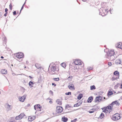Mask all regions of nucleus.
I'll list each match as a JSON object with an SVG mask.
<instances>
[{
    "label": "nucleus",
    "mask_w": 122,
    "mask_h": 122,
    "mask_svg": "<svg viewBox=\"0 0 122 122\" xmlns=\"http://www.w3.org/2000/svg\"><path fill=\"white\" fill-rule=\"evenodd\" d=\"M63 109L61 106H57L56 107V112L57 113H61L63 111Z\"/></svg>",
    "instance_id": "obj_1"
},
{
    "label": "nucleus",
    "mask_w": 122,
    "mask_h": 122,
    "mask_svg": "<svg viewBox=\"0 0 122 122\" xmlns=\"http://www.w3.org/2000/svg\"><path fill=\"white\" fill-rule=\"evenodd\" d=\"M106 6L102 7L99 10V11L100 12L102 11L103 12H108V10L106 9Z\"/></svg>",
    "instance_id": "obj_2"
},
{
    "label": "nucleus",
    "mask_w": 122,
    "mask_h": 122,
    "mask_svg": "<svg viewBox=\"0 0 122 122\" xmlns=\"http://www.w3.org/2000/svg\"><path fill=\"white\" fill-rule=\"evenodd\" d=\"M25 116V115L24 113H22L19 116H17L15 117V119L17 120H19L23 118Z\"/></svg>",
    "instance_id": "obj_3"
},
{
    "label": "nucleus",
    "mask_w": 122,
    "mask_h": 122,
    "mask_svg": "<svg viewBox=\"0 0 122 122\" xmlns=\"http://www.w3.org/2000/svg\"><path fill=\"white\" fill-rule=\"evenodd\" d=\"M24 56L23 53L22 52L18 53H16V56L19 59L23 58Z\"/></svg>",
    "instance_id": "obj_4"
},
{
    "label": "nucleus",
    "mask_w": 122,
    "mask_h": 122,
    "mask_svg": "<svg viewBox=\"0 0 122 122\" xmlns=\"http://www.w3.org/2000/svg\"><path fill=\"white\" fill-rule=\"evenodd\" d=\"M26 95H25L22 97H19V100L22 102H24L26 98Z\"/></svg>",
    "instance_id": "obj_5"
},
{
    "label": "nucleus",
    "mask_w": 122,
    "mask_h": 122,
    "mask_svg": "<svg viewBox=\"0 0 122 122\" xmlns=\"http://www.w3.org/2000/svg\"><path fill=\"white\" fill-rule=\"evenodd\" d=\"M102 97L100 96L97 97L95 99V101L96 102H99L102 100Z\"/></svg>",
    "instance_id": "obj_6"
},
{
    "label": "nucleus",
    "mask_w": 122,
    "mask_h": 122,
    "mask_svg": "<svg viewBox=\"0 0 122 122\" xmlns=\"http://www.w3.org/2000/svg\"><path fill=\"white\" fill-rule=\"evenodd\" d=\"M115 54V52L114 50L110 51L107 53V55L108 56H113Z\"/></svg>",
    "instance_id": "obj_7"
},
{
    "label": "nucleus",
    "mask_w": 122,
    "mask_h": 122,
    "mask_svg": "<svg viewBox=\"0 0 122 122\" xmlns=\"http://www.w3.org/2000/svg\"><path fill=\"white\" fill-rule=\"evenodd\" d=\"M70 85L68 86V87L70 89L74 90L75 89L74 85L71 82L69 83Z\"/></svg>",
    "instance_id": "obj_8"
},
{
    "label": "nucleus",
    "mask_w": 122,
    "mask_h": 122,
    "mask_svg": "<svg viewBox=\"0 0 122 122\" xmlns=\"http://www.w3.org/2000/svg\"><path fill=\"white\" fill-rule=\"evenodd\" d=\"M42 107L39 104H36L34 106V108L35 110H36V108L40 109Z\"/></svg>",
    "instance_id": "obj_9"
},
{
    "label": "nucleus",
    "mask_w": 122,
    "mask_h": 122,
    "mask_svg": "<svg viewBox=\"0 0 122 122\" xmlns=\"http://www.w3.org/2000/svg\"><path fill=\"white\" fill-rule=\"evenodd\" d=\"M51 68V71L53 72H52V73L53 74H55V71H56V68L55 66H52Z\"/></svg>",
    "instance_id": "obj_10"
},
{
    "label": "nucleus",
    "mask_w": 122,
    "mask_h": 122,
    "mask_svg": "<svg viewBox=\"0 0 122 122\" xmlns=\"http://www.w3.org/2000/svg\"><path fill=\"white\" fill-rule=\"evenodd\" d=\"M106 107H107V109L109 110L108 112L109 113H110V112L112 111V110L113 106H111V105H110V104H109L108 106Z\"/></svg>",
    "instance_id": "obj_11"
},
{
    "label": "nucleus",
    "mask_w": 122,
    "mask_h": 122,
    "mask_svg": "<svg viewBox=\"0 0 122 122\" xmlns=\"http://www.w3.org/2000/svg\"><path fill=\"white\" fill-rule=\"evenodd\" d=\"M82 102L81 100L76 104H74V107H75L79 106L82 104Z\"/></svg>",
    "instance_id": "obj_12"
},
{
    "label": "nucleus",
    "mask_w": 122,
    "mask_h": 122,
    "mask_svg": "<svg viewBox=\"0 0 122 122\" xmlns=\"http://www.w3.org/2000/svg\"><path fill=\"white\" fill-rule=\"evenodd\" d=\"M35 118V116H34L33 117L29 116L28 118V121H32L34 120Z\"/></svg>",
    "instance_id": "obj_13"
},
{
    "label": "nucleus",
    "mask_w": 122,
    "mask_h": 122,
    "mask_svg": "<svg viewBox=\"0 0 122 122\" xmlns=\"http://www.w3.org/2000/svg\"><path fill=\"white\" fill-rule=\"evenodd\" d=\"M82 63V62L80 60H78L76 62L75 64L76 65H81Z\"/></svg>",
    "instance_id": "obj_14"
},
{
    "label": "nucleus",
    "mask_w": 122,
    "mask_h": 122,
    "mask_svg": "<svg viewBox=\"0 0 122 122\" xmlns=\"http://www.w3.org/2000/svg\"><path fill=\"white\" fill-rule=\"evenodd\" d=\"M93 97L92 96H91L89 97L87 100L88 103H91L92 102V101L93 100Z\"/></svg>",
    "instance_id": "obj_15"
},
{
    "label": "nucleus",
    "mask_w": 122,
    "mask_h": 122,
    "mask_svg": "<svg viewBox=\"0 0 122 122\" xmlns=\"http://www.w3.org/2000/svg\"><path fill=\"white\" fill-rule=\"evenodd\" d=\"M121 61L120 59H117L115 62V63L117 65L121 64Z\"/></svg>",
    "instance_id": "obj_16"
},
{
    "label": "nucleus",
    "mask_w": 122,
    "mask_h": 122,
    "mask_svg": "<svg viewBox=\"0 0 122 122\" xmlns=\"http://www.w3.org/2000/svg\"><path fill=\"white\" fill-rule=\"evenodd\" d=\"M117 117L115 115H113L112 117V119L114 121L120 119V118H117Z\"/></svg>",
    "instance_id": "obj_17"
},
{
    "label": "nucleus",
    "mask_w": 122,
    "mask_h": 122,
    "mask_svg": "<svg viewBox=\"0 0 122 122\" xmlns=\"http://www.w3.org/2000/svg\"><path fill=\"white\" fill-rule=\"evenodd\" d=\"M117 46H116L117 48L122 49V43H119L117 44Z\"/></svg>",
    "instance_id": "obj_18"
},
{
    "label": "nucleus",
    "mask_w": 122,
    "mask_h": 122,
    "mask_svg": "<svg viewBox=\"0 0 122 122\" xmlns=\"http://www.w3.org/2000/svg\"><path fill=\"white\" fill-rule=\"evenodd\" d=\"M105 116L104 114L103 113H102L100 115V116L98 117V119H103Z\"/></svg>",
    "instance_id": "obj_19"
},
{
    "label": "nucleus",
    "mask_w": 122,
    "mask_h": 122,
    "mask_svg": "<svg viewBox=\"0 0 122 122\" xmlns=\"http://www.w3.org/2000/svg\"><path fill=\"white\" fill-rule=\"evenodd\" d=\"M1 72L2 74H7V71L6 69H2L1 71Z\"/></svg>",
    "instance_id": "obj_20"
},
{
    "label": "nucleus",
    "mask_w": 122,
    "mask_h": 122,
    "mask_svg": "<svg viewBox=\"0 0 122 122\" xmlns=\"http://www.w3.org/2000/svg\"><path fill=\"white\" fill-rule=\"evenodd\" d=\"M99 11V14L100 15H101L102 16H105L106 15L107 13V12H102V11L100 12V11Z\"/></svg>",
    "instance_id": "obj_21"
},
{
    "label": "nucleus",
    "mask_w": 122,
    "mask_h": 122,
    "mask_svg": "<svg viewBox=\"0 0 122 122\" xmlns=\"http://www.w3.org/2000/svg\"><path fill=\"white\" fill-rule=\"evenodd\" d=\"M34 84L33 82L31 81H30L29 83V85L30 88H32Z\"/></svg>",
    "instance_id": "obj_22"
},
{
    "label": "nucleus",
    "mask_w": 122,
    "mask_h": 122,
    "mask_svg": "<svg viewBox=\"0 0 122 122\" xmlns=\"http://www.w3.org/2000/svg\"><path fill=\"white\" fill-rule=\"evenodd\" d=\"M61 120L63 122H66L68 120V118L67 117H65V116H64L62 118Z\"/></svg>",
    "instance_id": "obj_23"
},
{
    "label": "nucleus",
    "mask_w": 122,
    "mask_h": 122,
    "mask_svg": "<svg viewBox=\"0 0 122 122\" xmlns=\"http://www.w3.org/2000/svg\"><path fill=\"white\" fill-rule=\"evenodd\" d=\"M102 109L103 110V112L105 113H107V112L108 111V110L107 109L106 107H105L103 108H102Z\"/></svg>",
    "instance_id": "obj_24"
},
{
    "label": "nucleus",
    "mask_w": 122,
    "mask_h": 122,
    "mask_svg": "<svg viewBox=\"0 0 122 122\" xmlns=\"http://www.w3.org/2000/svg\"><path fill=\"white\" fill-rule=\"evenodd\" d=\"M83 94L81 93L79 94L77 98L78 99L80 100L83 97Z\"/></svg>",
    "instance_id": "obj_25"
},
{
    "label": "nucleus",
    "mask_w": 122,
    "mask_h": 122,
    "mask_svg": "<svg viewBox=\"0 0 122 122\" xmlns=\"http://www.w3.org/2000/svg\"><path fill=\"white\" fill-rule=\"evenodd\" d=\"M113 94V92H112V91H109L108 92L107 95L108 96H109L112 95Z\"/></svg>",
    "instance_id": "obj_26"
},
{
    "label": "nucleus",
    "mask_w": 122,
    "mask_h": 122,
    "mask_svg": "<svg viewBox=\"0 0 122 122\" xmlns=\"http://www.w3.org/2000/svg\"><path fill=\"white\" fill-rule=\"evenodd\" d=\"M119 73L117 71H115L113 73V74L116 76H119Z\"/></svg>",
    "instance_id": "obj_27"
},
{
    "label": "nucleus",
    "mask_w": 122,
    "mask_h": 122,
    "mask_svg": "<svg viewBox=\"0 0 122 122\" xmlns=\"http://www.w3.org/2000/svg\"><path fill=\"white\" fill-rule=\"evenodd\" d=\"M42 79L41 78V76L40 75L39 78L38 80V83H40L42 82Z\"/></svg>",
    "instance_id": "obj_28"
},
{
    "label": "nucleus",
    "mask_w": 122,
    "mask_h": 122,
    "mask_svg": "<svg viewBox=\"0 0 122 122\" xmlns=\"http://www.w3.org/2000/svg\"><path fill=\"white\" fill-rule=\"evenodd\" d=\"M96 89V87L94 85L91 86H90V90H92Z\"/></svg>",
    "instance_id": "obj_29"
},
{
    "label": "nucleus",
    "mask_w": 122,
    "mask_h": 122,
    "mask_svg": "<svg viewBox=\"0 0 122 122\" xmlns=\"http://www.w3.org/2000/svg\"><path fill=\"white\" fill-rule=\"evenodd\" d=\"M11 106L8 104L7 107V110L9 111L11 109V108L10 107Z\"/></svg>",
    "instance_id": "obj_30"
},
{
    "label": "nucleus",
    "mask_w": 122,
    "mask_h": 122,
    "mask_svg": "<svg viewBox=\"0 0 122 122\" xmlns=\"http://www.w3.org/2000/svg\"><path fill=\"white\" fill-rule=\"evenodd\" d=\"M56 102L58 104H59V105H61L62 104V102L61 101H60L59 99H58Z\"/></svg>",
    "instance_id": "obj_31"
},
{
    "label": "nucleus",
    "mask_w": 122,
    "mask_h": 122,
    "mask_svg": "<svg viewBox=\"0 0 122 122\" xmlns=\"http://www.w3.org/2000/svg\"><path fill=\"white\" fill-rule=\"evenodd\" d=\"M115 115L117 117V118H120H120H121V117H120V115L119 114V113H116L115 114V115Z\"/></svg>",
    "instance_id": "obj_32"
},
{
    "label": "nucleus",
    "mask_w": 122,
    "mask_h": 122,
    "mask_svg": "<svg viewBox=\"0 0 122 122\" xmlns=\"http://www.w3.org/2000/svg\"><path fill=\"white\" fill-rule=\"evenodd\" d=\"M61 66L64 68H65L66 67V65L65 63H62L61 64Z\"/></svg>",
    "instance_id": "obj_33"
},
{
    "label": "nucleus",
    "mask_w": 122,
    "mask_h": 122,
    "mask_svg": "<svg viewBox=\"0 0 122 122\" xmlns=\"http://www.w3.org/2000/svg\"><path fill=\"white\" fill-rule=\"evenodd\" d=\"M53 80H54L55 81H59V77L57 78H53Z\"/></svg>",
    "instance_id": "obj_34"
},
{
    "label": "nucleus",
    "mask_w": 122,
    "mask_h": 122,
    "mask_svg": "<svg viewBox=\"0 0 122 122\" xmlns=\"http://www.w3.org/2000/svg\"><path fill=\"white\" fill-rule=\"evenodd\" d=\"M72 78V76H69L67 78V79L69 81H71V80Z\"/></svg>",
    "instance_id": "obj_35"
},
{
    "label": "nucleus",
    "mask_w": 122,
    "mask_h": 122,
    "mask_svg": "<svg viewBox=\"0 0 122 122\" xmlns=\"http://www.w3.org/2000/svg\"><path fill=\"white\" fill-rule=\"evenodd\" d=\"M25 2L24 3V4L23 5H22V6L21 8V9H20V13H21V11L23 9L24 7V5H25Z\"/></svg>",
    "instance_id": "obj_36"
},
{
    "label": "nucleus",
    "mask_w": 122,
    "mask_h": 122,
    "mask_svg": "<svg viewBox=\"0 0 122 122\" xmlns=\"http://www.w3.org/2000/svg\"><path fill=\"white\" fill-rule=\"evenodd\" d=\"M88 71H89L92 70V69L93 68L92 67H89L87 68Z\"/></svg>",
    "instance_id": "obj_37"
},
{
    "label": "nucleus",
    "mask_w": 122,
    "mask_h": 122,
    "mask_svg": "<svg viewBox=\"0 0 122 122\" xmlns=\"http://www.w3.org/2000/svg\"><path fill=\"white\" fill-rule=\"evenodd\" d=\"M65 94L66 95H71V93L70 92H69L67 93H65Z\"/></svg>",
    "instance_id": "obj_38"
},
{
    "label": "nucleus",
    "mask_w": 122,
    "mask_h": 122,
    "mask_svg": "<svg viewBox=\"0 0 122 122\" xmlns=\"http://www.w3.org/2000/svg\"><path fill=\"white\" fill-rule=\"evenodd\" d=\"M77 120V118H75L73 120H71V122H76Z\"/></svg>",
    "instance_id": "obj_39"
},
{
    "label": "nucleus",
    "mask_w": 122,
    "mask_h": 122,
    "mask_svg": "<svg viewBox=\"0 0 122 122\" xmlns=\"http://www.w3.org/2000/svg\"><path fill=\"white\" fill-rule=\"evenodd\" d=\"M71 107L69 106V104H67L65 106V108L66 109L70 107Z\"/></svg>",
    "instance_id": "obj_40"
},
{
    "label": "nucleus",
    "mask_w": 122,
    "mask_h": 122,
    "mask_svg": "<svg viewBox=\"0 0 122 122\" xmlns=\"http://www.w3.org/2000/svg\"><path fill=\"white\" fill-rule=\"evenodd\" d=\"M115 102H113L111 104H110V105L111 106H113L114 104V103H115Z\"/></svg>",
    "instance_id": "obj_41"
},
{
    "label": "nucleus",
    "mask_w": 122,
    "mask_h": 122,
    "mask_svg": "<svg viewBox=\"0 0 122 122\" xmlns=\"http://www.w3.org/2000/svg\"><path fill=\"white\" fill-rule=\"evenodd\" d=\"M12 5L11 4L9 5V8L10 10H12Z\"/></svg>",
    "instance_id": "obj_42"
},
{
    "label": "nucleus",
    "mask_w": 122,
    "mask_h": 122,
    "mask_svg": "<svg viewBox=\"0 0 122 122\" xmlns=\"http://www.w3.org/2000/svg\"><path fill=\"white\" fill-rule=\"evenodd\" d=\"M112 81H113L114 80H116L115 77H112Z\"/></svg>",
    "instance_id": "obj_43"
},
{
    "label": "nucleus",
    "mask_w": 122,
    "mask_h": 122,
    "mask_svg": "<svg viewBox=\"0 0 122 122\" xmlns=\"http://www.w3.org/2000/svg\"><path fill=\"white\" fill-rule=\"evenodd\" d=\"M98 93L100 95H101L103 93V92L102 91H101L99 92H98Z\"/></svg>",
    "instance_id": "obj_44"
},
{
    "label": "nucleus",
    "mask_w": 122,
    "mask_h": 122,
    "mask_svg": "<svg viewBox=\"0 0 122 122\" xmlns=\"http://www.w3.org/2000/svg\"><path fill=\"white\" fill-rule=\"evenodd\" d=\"M49 93L51 94L52 95H53V92L51 90H50L49 91Z\"/></svg>",
    "instance_id": "obj_45"
},
{
    "label": "nucleus",
    "mask_w": 122,
    "mask_h": 122,
    "mask_svg": "<svg viewBox=\"0 0 122 122\" xmlns=\"http://www.w3.org/2000/svg\"><path fill=\"white\" fill-rule=\"evenodd\" d=\"M108 65L110 66H111L112 65V63L111 62H109L108 63Z\"/></svg>",
    "instance_id": "obj_46"
},
{
    "label": "nucleus",
    "mask_w": 122,
    "mask_h": 122,
    "mask_svg": "<svg viewBox=\"0 0 122 122\" xmlns=\"http://www.w3.org/2000/svg\"><path fill=\"white\" fill-rule=\"evenodd\" d=\"M120 104L119 103L117 102H117H116V105L117 106H119Z\"/></svg>",
    "instance_id": "obj_47"
},
{
    "label": "nucleus",
    "mask_w": 122,
    "mask_h": 122,
    "mask_svg": "<svg viewBox=\"0 0 122 122\" xmlns=\"http://www.w3.org/2000/svg\"><path fill=\"white\" fill-rule=\"evenodd\" d=\"M16 14V11H14L13 12V15H15Z\"/></svg>",
    "instance_id": "obj_48"
},
{
    "label": "nucleus",
    "mask_w": 122,
    "mask_h": 122,
    "mask_svg": "<svg viewBox=\"0 0 122 122\" xmlns=\"http://www.w3.org/2000/svg\"><path fill=\"white\" fill-rule=\"evenodd\" d=\"M7 40L6 38L5 37V38H4V42H5H5H6V41Z\"/></svg>",
    "instance_id": "obj_49"
},
{
    "label": "nucleus",
    "mask_w": 122,
    "mask_h": 122,
    "mask_svg": "<svg viewBox=\"0 0 122 122\" xmlns=\"http://www.w3.org/2000/svg\"><path fill=\"white\" fill-rule=\"evenodd\" d=\"M22 82L23 83H26V81L24 79L23 80V81H22Z\"/></svg>",
    "instance_id": "obj_50"
},
{
    "label": "nucleus",
    "mask_w": 122,
    "mask_h": 122,
    "mask_svg": "<svg viewBox=\"0 0 122 122\" xmlns=\"http://www.w3.org/2000/svg\"><path fill=\"white\" fill-rule=\"evenodd\" d=\"M52 86H56V84H55L54 83H52Z\"/></svg>",
    "instance_id": "obj_51"
},
{
    "label": "nucleus",
    "mask_w": 122,
    "mask_h": 122,
    "mask_svg": "<svg viewBox=\"0 0 122 122\" xmlns=\"http://www.w3.org/2000/svg\"><path fill=\"white\" fill-rule=\"evenodd\" d=\"M94 111H88V112L90 113H93L94 112Z\"/></svg>",
    "instance_id": "obj_52"
},
{
    "label": "nucleus",
    "mask_w": 122,
    "mask_h": 122,
    "mask_svg": "<svg viewBox=\"0 0 122 122\" xmlns=\"http://www.w3.org/2000/svg\"><path fill=\"white\" fill-rule=\"evenodd\" d=\"M8 14V12H6L4 14V15L5 16H7V15Z\"/></svg>",
    "instance_id": "obj_53"
},
{
    "label": "nucleus",
    "mask_w": 122,
    "mask_h": 122,
    "mask_svg": "<svg viewBox=\"0 0 122 122\" xmlns=\"http://www.w3.org/2000/svg\"><path fill=\"white\" fill-rule=\"evenodd\" d=\"M3 15V13L2 12H0V17H1Z\"/></svg>",
    "instance_id": "obj_54"
},
{
    "label": "nucleus",
    "mask_w": 122,
    "mask_h": 122,
    "mask_svg": "<svg viewBox=\"0 0 122 122\" xmlns=\"http://www.w3.org/2000/svg\"><path fill=\"white\" fill-rule=\"evenodd\" d=\"M30 104H28L26 106L27 107H28L30 106Z\"/></svg>",
    "instance_id": "obj_55"
},
{
    "label": "nucleus",
    "mask_w": 122,
    "mask_h": 122,
    "mask_svg": "<svg viewBox=\"0 0 122 122\" xmlns=\"http://www.w3.org/2000/svg\"><path fill=\"white\" fill-rule=\"evenodd\" d=\"M8 10V9L7 8H6L5 9V12H7V11Z\"/></svg>",
    "instance_id": "obj_56"
},
{
    "label": "nucleus",
    "mask_w": 122,
    "mask_h": 122,
    "mask_svg": "<svg viewBox=\"0 0 122 122\" xmlns=\"http://www.w3.org/2000/svg\"><path fill=\"white\" fill-rule=\"evenodd\" d=\"M119 84V83H117V84L115 85V86H117V87Z\"/></svg>",
    "instance_id": "obj_57"
},
{
    "label": "nucleus",
    "mask_w": 122,
    "mask_h": 122,
    "mask_svg": "<svg viewBox=\"0 0 122 122\" xmlns=\"http://www.w3.org/2000/svg\"><path fill=\"white\" fill-rule=\"evenodd\" d=\"M47 100H52V99H51V98H47Z\"/></svg>",
    "instance_id": "obj_58"
},
{
    "label": "nucleus",
    "mask_w": 122,
    "mask_h": 122,
    "mask_svg": "<svg viewBox=\"0 0 122 122\" xmlns=\"http://www.w3.org/2000/svg\"><path fill=\"white\" fill-rule=\"evenodd\" d=\"M49 102L50 104H52L53 103L51 101H49Z\"/></svg>",
    "instance_id": "obj_59"
},
{
    "label": "nucleus",
    "mask_w": 122,
    "mask_h": 122,
    "mask_svg": "<svg viewBox=\"0 0 122 122\" xmlns=\"http://www.w3.org/2000/svg\"><path fill=\"white\" fill-rule=\"evenodd\" d=\"M112 10V9L111 8H110L109 10V11L110 12L111 14H112L111 13Z\"/></svg>",
    "instance_id": "obj_60"
},
{
    "label": "nucleus",
    "mask_w": 122,
    "mask_h": 122,
    "mask_svg": "<svg viewBox=\"0 0 122 122\" xmlns=\"http://www.w3.org/2000/svg\"><path fill=\"white\" fill-rule=\"evenodd\" d=\"M119 76H118V77H115V78H116V80H117V79H118V78H119Z\"/></svg>",
    "instance_id": "obj_61"
},
{
    "label": "nucleus",
    "mask_w": 122,
    "mask_h": 122,
    "mask_svg": "<svg viewBox=\"0 0 122 122\" xmlns=\"http://www.w3.org/2000/svg\"><path fill=\"white\" fill-rule=\"evenodd\" d=\"M10 122H16L15 120L12 121H10Z\"/></svg>",
    "instance_id": "obj_62"
},
{
    "label": "nucleus",
    "mask_w": 122,
    "mask_h": 122,
    "mask_svg": "<svg viewBox=\"0 0 122 122\" xmlns=\"http://www.w3.org/2000/svg\"><path fill=\"white\" fill-rule=\"evenodd\" d=\"M91 110H96V109L95 108V109H94V108H93L92 109H91Z\"/></svg>",
    "instance_id": "obj_63"
},
{
    "label": "nucleus",
    "mask_w": 122,
    "mask_h": 122,
    "mask_svg": "<svg viewBox=\"0 0 122 122\" xmlns=\"http://www.w3.org/2000/svg\"><path fill=\"white\" fill-rule=\"evenodd\" d=\"M121 88H122V84L121 85Z\"/></svg>",
    "instance_id": "obj_64"
}]
</instances>
